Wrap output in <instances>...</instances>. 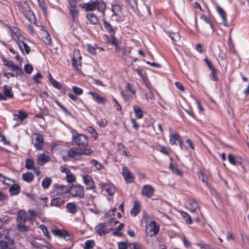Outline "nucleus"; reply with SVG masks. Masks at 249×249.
<instances>
[{
	"mask_svg": "<svg viewBox=\"0 0 249 249\" xmlns=\"http://www.w3.org/2000/svg\"><path fill=\"white\" fill-rule=\"evenodd\" d=\"M71 133H72V141L76 145L80 147H86L88 145L89 141L87 136L79 134L74 130H72Z\"/></svg>",
	"mask_w": 249,
	"mask_h": 249,
	"instance_id": "obj_1",
	"label": "nucleus"
},
{
	"mask_svg": "<svg viewBox=\"0 0 249 249\" xmlns=\"http://www.w3.org/2000/svg\"><path fill=\"white\" fill-rule=\"evenodd\" d=\"M69 193L72 197L83 198L84 197L85 191L81 185L74 184L69 187Z\"/></svg>",
	"mask_w": 249,
	"mask_h": 249,
	"instance_id": "obj_2",
	"label": "nucleus"
},
{
	"mask_svg": "<svg viewBox=\"0 0 249 249\" xmlns=\"http://www.w3.org/2000/svg\"><path fill=\"white\" fill-rule=\"evenodd\" d=\"M172 42L175 46L176 51L179 54H181L183 42L178 32H172Z\"/></svg>",
	"mask_w": 249,
	"mask_h": 249,
	"instance_id": "obj_3",
	"label": "nucleus"
},
{
	"mask_svg": "<svg viewBox=\"0 0 249 249\" xmlns=\"http://www.w3.org/2000/svg\"><path fill=\"white\" fill-rule=\"evenodd\" d=\"M32 142L37 150L43 149L44 138L42 135L37 133H34L32 136Z\"/></svg>",
	"mask_w": 249,
	"mask_h": 249,
	"instance_id": "obj_4",
	"label": "nucleus"
},
{
	"mask_svg": "<svg viewBox=\"0 0 249 249\" xmlns=\"http://www.w3.org/2000/svg\"><path fill=\"white\" fill-rule=\"evenodd\" d=\"M14 93L12 88L9 86L5 85L3 93L0 92V100H6L7 99H12Z\"/></svg>",
	"mask_w": 249,
	"mask_h": 249,
	"instance_id": "obj_5",
	"label": "nucleus"
},
{
	"mask_svg": "<svg viewBox=\"0 0 249 249\" xmlns=\"http://www.w3.org/2000/svg\"><path fill=\"white\" fill-rule=\"evenodd\" d=\"M146 231L151 233L150 236L156 235L159 231V226L155 221H151L146 226Z\"/></svg>",
	"mask_w": 249,
	"mask_h": 249,
	"instance_id": "obj_6",
	"label": "nucleus"
},
{
	"mask_svg": "<svg viewBox=\"0 0 249 249\" xmlns=\"http://www.w3.org/2000/svg\"><path fill=\"white\" fill-rule=\"evenodd\" d=\"M81 56L80 52L78 50H74L73 53V57L72 59V65L76 70L79 69L78 66L81 64Z\"/></svg>",
	"mask_w": 249,
	"mask_h": 249,
	"instance_id": "obj_7",
	"label": "nucleus"
},
{
	"mask_svg": "<svg viewBox=\"0 0 249 249\" xmlns=\"http://www.w3.org/2000/svg\"><path fill=\"white\" fill-rule=\"evenodd\" d=\"M19 35V33L18 32L15 33V35L17 36L18 38V40L16 41L17 43L19 49L23 53H24V50H25L26 53L28 54L30 52V48L25 42L22 40H20L19 37H18Z\"/></svg>",
	"mask_w": 249,
	"mask_h": 249,
	"instance_id": "obj_8",
	"label": "nucleus"
},
{
	"mask_svg": "<svg viewBox=\"0 0 249 249\" xmlns=\"http://www.w3.org/2000/svg\"><path fill=\"white\" fill-rule=\"evenodd\" d=\"M81 152L80 149L72 148L67 151V155L74 160H79L81 158Z\"/></svg>",
	"mask_w": 249,
	"mask_h": 249,
	"instance_id": "obj_9",
	"label": "nucleus"
},
{
	"mask_svg": "<svg viewBox=\"0 0 249 249\" xmlns=\"http://www.w3.org/2000/svg\"><path fill=\"white\" fill-rule=\"evenodd\" d=\"M0 249H16L14 240H0Z\"/></svg>",
	"mask_w": 249,
	"mask_h": 249,
	"instance_id": "obj_10",
	"label": "nucleus"
},
{
	"mask_svg": "<svg viewBox=\"0 0 249 249\" xmlns=\"http://www.w3.org/2000/svg\"><path fill=\"white\" fill-rule=\"evenodd\" d=\"M83 181L86 186V189L90 190L95 188L94 182L92 178L88 175L82 176Z\"/></svg>",
	"mask_w": 249,
	"mask_h": 249,
	"instance_id": "obj_11",
	"label": "nucleus"
},
{
	"mask_svg": "<svg viewBox=\"0 0 249 249\" xmlns=\"http://www.w3.org/2000/svg\"><path fill=\"white\" fill-rule=\"evenodd\" d=\"M31 245L36 249L40 248L41 247H45L47 248H49L51 245L45 241L39 239L36 240H33L30 242Z\"/></svg>",
	"mask_w": 249,
	"mask_h": 249,
	"instance_id": "obj_12",
	"label": "nucleus"
},
{
	"mask_svg": "<svg viewBox=\"0 0 249 249\" xmlns=\"http://www.w3.org/2000/svg\"><path fill=\"white\" fill-rule=\"evenodd\" d=\"M154 192V189L151 186L145 185L142 189L141 194L142 196L150 198L153 195Z\"/></svg>",
	"mask_w": 249,
	"mask_h": 249,
	"instance_id": "obj_13",
	"label": "nucleus"
},
{
	"mask_svg": "<svg viewBox=\"0 0 249 249\" xmlns=\"http://www.w3.org/2000/svg\"><path fill=\"white\" fill-rule=\"evenodd\" d=\"M186 207L192 212H195L199 207L198 203L193 198L189 199L186 201Z\"/></svg>",
	"mask_w": 249,
	"mask_h": 249,
	"instance_id": "obj_14",
	"label": "nucleus"
},
{
	"mask_svg": "<svg viewBox=\"0 0 249 249\" xmlns=\"http://www.w3.org/2000/svg\"><path fill=\"white\" fill-rule=\"evenodd\" d=\"M69 187L65 185H59V184H55L54 185V191L57 195L62 196L65 194L69 193Z\"/></svg>",
	"mask_w": 249,
	"mask_h": 249,
	"instance_id": "obj_15",
	"label": "nucleus"
},
{
	"mask_svg": "<svg viewBox=\"0 0 249 249\" xmlns=\"http://www.w3.org/2000/svg\"><path fill=\"white\" fill-rule=\"evenodd\" d=\"M50 158L49 155L45 153L39 154L37 156V163L39 165H43L45 163L49 162Z\"/></svg>",
	"mask_w": 249,
	"mask_h": 249,
	"instance_id": "obj_16",
	"label": "nucleus"
},
{
	"mask_svg": "<svg viewBox=\"0 0 249 249\" xmlns=\"http://www.w3.org/2000/svg\"><path fill=\"white\" fill-rule=\"evenodd\" d=\"M123 176L127 182L131 183L134 181V177L131 172L125 167L123 169Z\"/></svg>",
	"mask_w": 249,
	"mask_h": 249,
	"instance_id": "obj_17",
	"label": "nucleus"
},
{
	"mask_svg": "<svg viewBox=\"0 0 249 249\" xmlns=\"http://www.w3.org/2000/svg\"><path fill=\"white\" fill-rule=\"evenodd\" d=\"M178 144L181 149H182L183 141L180 136L177 133H172V144Z\"/></svg>",
	"mask_w": 249,
	"mask_h": 249,
	"instance_id": "obj_18",
	"label": "nucleus"
},
{
	"mask_svg": "<svg viewBox=\"0 0 249 249\" xmlns=\"http://www.w3.org/2000/svg\"><path fill=\"white\" fill-rule=\"evenodd\" d=\"M216 11L222 18L223 25L225 26H228V21L226 18V14L225 11L218 5L216 6Z\"/></svg>",
	"mask_w": 249,
	"mask_h": 249,
	"instance_id": "obj_19",
	"label": "nucleus"
},
{
	"mask_svg": "<svg viewBox=\"0 0 249 249\" xmlns=\"http://www.w3.org/2000/svg\"><path fill=\"white\" fill-rule=\"evenodd\" d=\"M102 187L109 196H112L115 192V188L112 184H104Z\"/></svg>",
	"mask_w": 249,
	"mask_h": 249,
	"instance_id": "obj_20",
	"label": "nucleus"
},
{
	"mask_svg": "<svg viewBox=\"0 0 249 249\" xmlns=\"http://www.w3.org/2000/svg\"><path fill=\"white\" fill-rule=\"evenodd\" d=\"M64 199L60 197H56L52 199L51 205L60 208L64 204Z\"/></svg>",
	"mask_w": 249,
	"mask_h": 249,
	"instance_id": "obj_21",
	"label": "nucleus"
},
{
	"mask_svg": "<svg viewBox=\"0 0 249 249\" xmlns=\"http://www.w3.org/2000/svg\"><path fill=\"white\" fill-rule=\"evenodd\" d=\"M27 117V114L23 110H19L18 113L14 115V120L16 121H19L22 122L23 120Z\"/></svg>",
	"mask_w": 249,
	"mask_h": 249,
	"instance_id": "obj_22",
	"label": "nucleus"
},
{
	"mask_svg": "<svg viewBox=\"0 0 249 249\" xmlns=\"http://www.w3.org/2000/svg\"><path fill=\"white\" fill-rule=\"evenodd\" d=\"M70 12L73 20H75L78 16V11L76 9V4L71 3L70 4Z\"/></svg>",
	"mask_w": 249,
	"mask_h": 249,
	"instance_id": "obj_23",
	"label": "nucleus"
},
{
	"mask_svg": "<svg viewBox=\"0 0 249 249\" xmlns=\"http://www.w3.org/2000/svg\"><path fill=\"white\" fill-rule=\"evenodd\" d=\"M96 230L99 235H102L108 232L106 229V225L103 223L99 224L96 227Z\"/></svg>",
	"mask_w": 249,
	"mask_h": 249,
	"instance_id": "obj_24",
	"label": "nucleus"
},
{
	"mask_svg": "<svg viewBox=\"0 0 249 249\" xmlns=\"http://www.w3.org/2000/svg\"><path fill=\"white\" fill-rule=\"evenodd\" d=\"M5 65L10 68L11 70L12 71H19L20 74H22L23 73L22 69L20 68L18 66L15 64L12 61H7L6 63H5Z\"/></svg>",
	"mask_w": 249,
	"mask_h": 249,
	"instance_id": "obj_25",
	"label": "nucleus"
},
{
	"mask_svg": "<svg viewBox=\"0 0 249 249\" xmlns=\"http://www.w3.org/2000/svg\"><path fill=\"white\" fill-rule=\"evenodd\" d=\"M66 208L68 212L72 214H75L77 212V206L74 202H69L67 204Z\"/></svg>",
	"mask_w": 249,
	"mask_h": 249,
	"instance_id": "obj_26",
	"label": "nucleus"
},
{
	"mask_svg": "<svg viewBox=\"0 0 249 249\" xmlns=\"http://www.w3.org/2000/svg\"><path fill=\"white\" fill-rule=\"evenodd\" d=\"M140 203L138 201H135L134 206L131 210L130 214L133 216H135L140 212Z\"/></svg>",
	"mask_w": 249,
	"mask_h": 249,
	"instance_id": "obj_27",
	"label": "nucleus"
},
{
	"mask_svg": "<svg viewBox=\"0 0 249 249\" xmlns=\"http://www.w3.org/2000/svg\"><path fill=\"white\" fill-rule=\"evenodd\" d=\"M228 160L229 162L233 165L238 166L242 164L241 161L236 160L235 156L232 154L228 155Z\"/></svg>",
	"mask_w": 249,
	"mask_h": 249,
	"instance_id": "obj_28",
	"label": "nucleus"
},
{
	"mask_svg": "<svg viewBox=\"0 0 249 249\" xmlns=\"http://www.w3.org/2000/svg\"><path fill=\"white\" fill-rule=\"evenodd\" d=\"M26 219V213L23 210H20L18 213L17 220L18 223L25 222Z\"/></svg>",
	"mask_w": 249,
	"mask_h": 249,
	"instance_id": "obj_29",
	"label": "nucleus"
},
{
	"mask_svg": "<svg viewBox=\"0 0 249 249\" xmlns=\"http://www.w3.org/2000/svg\"><path fill=\"white\" fill-rule=\"evenodd\" d=\"M112 11L116 17H120L122 13V7L117 4H114L112 6Z\"/></svg>",
	"mask_w": 249,
	"mask_h": 249,
	"instance_id": "obj_30",
	"label": "nucleus"
},
{
	"mask_svg": "<svg viewBox=\"0 0 249 249\" xmlns=\"http://www.w3.org/2000/svg\"><path fill=\"white\" fill-rule=\"evenodd\" d=\"M91 94L92 95L94 99L99 104H105L106 100L105 98L101 97L96 92H91Z\"/></svg>",
	"mask_w": 249,
	"mask_h": 249,
	"instance_id": "obj_31",
	"label": "nucleus"
},
{
	"mask_svg": "<svg viewBox=\"0 0 249 249\" xmlns=\"http://www.w3.org/2000/svg\"><path fill=\"white\" fill-rule=\"evenodd\" d=\"M84 8L86 9V11H93L96 8V1H92L91 2H88L87 3L84 4Z\"/></svg>",
	"mask_w": 249,
	"mask_h": 249,
	"instance_id": "obj_32",
	"label": "nucleus"
},
{
	"mask_svg": "<svg viewBox=\"0 0 249 249\" xmlns=\"http://www.w3.org/2000/svg\"><path fill=\"white\" fill-rule=\"evenodd\" d=\"M87 18L91 24L95 25L98 23V20L96 15L93 13L88 14Z\"/></svg>",
	"mask_w": 249,
	"mask_h": 249,
	"instance_id": "obj_33",
	"label": "nucleus"
},
{
	"mask_svg": "<svg viewBox=\"0 0 249 249\" xmlns=\"http://www.w3.org/2000/svg\"><path fill=\"white\" fill-rule=\"evenodd\" d=\"M210 71L211 72L209 74V78L213 81H218L219 78L216 69L214 68Z\"/></svg>",
	"mask_w": 249,
	"mask_h": 249,
	"instance_id": "obj_34",
	"label": "nucleus"
},
{
	"mask_svg": "<svg viewBox=\"0 0 249 249\" xmlns=\"http://www.w3.org/2000/svg\"><path fill=\"white\" fill-rule=\"evenodd\" d=\"M22 177L24 180L28 182L32 181L34 178L33 174L31 173L23 174Z\"/></svg>",
	"mask_w": 249,
	"mask_h": 249,
	"instance_id": "obj_35",
	"label": "nucleus"
},
{
	"mask_svg": "<svg viewBox=\"0 0 249 249\" xmlns=\"http://www.w3.org/2000/svg\"><path fill=\"white\" fill-rule=\"evenodd\" d=\"M133 110L137 118L141 119L143 117V112L139 106H133Z\"/></svg>",
	"mask_w": 249,
	"mask_h": 249,
	"instance_id": "obj_36",
	"label": "nucleus"
},
{
	"mask_svg": "<svg viewBox=\"0 0 249 249\" xmlns=\"http://www.w3.org/2000/svg\"><path fill=\"white\" fill-rule=\"evenodd\" d=\"M9 231H10L9 230L0 229V237H3L8 240H13L10 238Z\"/></svg>",
	"mask_w": 249,
	"mask_h": 249,
	"instance_id": "obj_37",
	"label": "nucleus"
},
{
	"mask_svg": "<svg viewBox=\"0 0 249 249\" xmlns=\"http://www.w3.org/2000/svg\"><path fill=\"white\" fill-rule=\"evenodd\" d=\"M25 167L28 170L34 169L35 167L34 161L31 159H27L25 161Z\"/></svg>",
	"mask_w": 249,
	"mask_h": 249,
	"instance_id": "obj_38",
	"label": "nucleus"
},
{
	"mask_svg": "<svg viewBox=\"0 0 249 249\" xmlns=\"http://www.w3.org/2000/svg\"><path fill=\"white\" fill-rule=\"evenodd\" d=\"M180 213L182 217H183L184 218L186 223L189 224L192 223L193 221L191 219V217L188 213H187L186 212H184L183 211H181Z\"/></svg>",
	"mask_w": 249,
	"mask_h": 249,
	"instance_id": "obj_39",
	"label": "nucleus"
},
{
	"mask_svg": "<svg viewBox=\"0 0 249 249\" xmlns=\"http://www.w3.org/2000/svg\"><path fill=\"white\" fill-rule=\"evenodd\" d=\"M181 236H182L181 233H178V234H177L176 235H174L172 234V238H173L175 236L179 237L182 239L184 246L187 248H190L191 247V243H190V242L188 240H186L185 238H182Z\"/></svg>",
	"mask_w": 249,
	"mask_h": 249,
	"instance_id": "obj_40",
	"label": "nucleus"
},
{
	"mask_svg": "<svg viewBox=\"0 0 249 249\" xmlns=\"http://www.w3.org/2000/svg\"><path fill=\"white\" fill-rule=\"evenodd\" d=\"M52 183V179L49 177L45 178L42 182V186L45 189L48 188Z\"/></svg>",
	"mask_w": 249,
	"mask_h": 249,
	"instance_id": "obj_41",
	"label": "nucleus"
},
{
	"mask_svg": "<svg viewBox=\"0 0 249 249\" xmlns=\"http://www.w3.org/2000/svg\"><path fill=\"white\" fill-rule=\"evenodd\" d=\"M20 188L17 184L12 185L9 189V192L11 195H17L19 192Z\"/></svg>",
	"mask_w": 249,
	"mask_h": 249,
	"instance_id": "obj_42",
	"label": "nucleus"
},
{
	"mask_svg": "<svg viewBox=\"0 0 249 249\" xmlns=\"http://www.w3.org/2000/svg\"><path fill=\"white\" fill-rule=\"evenodd\" d=\"M24 222L18 223L17 225L18 230L21 232H26L29 231L30 228L24 224Z\"/></svg>",
	"mask_w": 249,
	"mask_h": 249,
	"instance_id": "obj_43",
	"label": "nucleus"
},
{
	"mask_svg": "<svg viewBox=\"0 0 249 249\" xmlns=\"http://www.w3.org/2000/svg\"><path fill=\"white\" fill-rule=\"evenodd\" d=\"M104 25L106 29L110 34H114L115 32L111 25L107 21H104Z\"/></svg>",
	"mask_w": 249,
	"mask_h": 249,
	"instance_id": "obj_44",
	"label": "nucleus"
},
{
	"mask_svg": "<svg viewBox=\"0 0 249 249\" xmlns=\"http://www.w3.org/2000/svg\"><path fill=\"white\" fill-rule=\"evenodd\" d=\"M67 180L68 182H73L75 181V178L71 171L66 174Z\"/></svg>",
	"mask_w": 249,
	"mask_h": 249,
	"instance_id": "obj_45",
	"label": "nucleus"
},
{
	"mask_svg": "<svg viewBox=\"0 0 249 249\" xmlns=\"http://www.w3.org/2000/svg\"><path fill=\"white\" fill-rule=\"evenodd\" d=\"M96 7L98 11L103 12L106 8V4L104 2H96Z\"/></svg>",
	"mask_w": 249,
	"mask_h": 249,
	"instance_id": "obj_46",
	"label": "nucleus"
},
{
	"mask_svg": "<svg viewBox=\"0 0 249 249\" xmlns=\"http://www.w3.org/2000/svg\"><path fill=\"white\" fill-rule=\"evenodd\" d=\"M66 231H65L58 230V229L53 230L52 231V232L53 233V234H54L55 235L58 236L60 237H63L64 234H66Z\"/></svg>",
	"mask_w": 249,
	"mask_h": 249,
	"instance_id": "obj_47",
	"label": "nucleus"
},
{
	"mask_svg": "<svg viewBox=\"0 0 249 249\" xmlns=\"http://www.w3.org/2000/svg\"><path fill=\"white\" fill-rule=\"evenodd\" d=\"M94 242L92 240H87L85 242L84 249H91L94 246Z\"/></svg>",
	"mask_w": 249,
	"mask_h": 249,
	"instance_id": "obj_48",
	"label": "nucleus"
},
{
	"mask_svg": "<svg viewBox=\"0 0 249 249\" xmlns=\"http://www.w3.org/2000/svg\"><path fill=\"white\" fill-rule=\"evenodd\" d=\"M88 131L90 133L92 137L94 139H96L98 137L97 133L96 132L95 129L93 128L91 126H89L87 128Z\"/></svg>",
	"mask_w": 249,
	"mask_h": 249,
	"instance_id": "obj_49",
	"label": "nucleus"
},
{
	"mask_svg": "<svg viewBox=\"0 0 249 249\" xmlns=\"http://www.w3.org/2000/svg\"><path fill=\"white\" fill-rule=\"evenodd\" d=\"M39 228L43 231L44 234L46 236V237L48 238H49V239L51 238V236H50V234L49 233L48 229H47V227L45 225H40L39 226Z\"/></svg>",
	"mask_w": 249,
	"mask_h": 249,
	"instance_id": "obj_50",
	"label": "nucleus"
},
{
	"mask_svg": "<svg viewBox=\"0 0 249 249\" xmlns=\"http://www.w3.org/2000/svg\"><path fill=\"white\" fill-rule=\"evenodd\" d=\"M110 36L111 38L110 43L115 46L116 47H117L119 46V40L115 38L114 34H110Z\"/></svg>",
	"mask_w": 249,
	"mask_h": 249,
	"instance_id": "obj_51",
	"label": "nucleus"
},
{
	"mask_svg": "<svg viewBox=\"0 0 249 249\" xmlns=\"http://www.w3.org/2000/svg\"><path fill=\"white\" fill-rule=\"evenodd\" d=\"M129 244L127 242H120L118 243V249H127L129 248Z\"/></svg>",
	"mask_w": 249,
	"mask_h": 249,
	"instance_id": "obj_52",
	"label": "nucleus"
},
{
	"mask_svg": "<svg viewBox=\"0 0 249 249\" xmlns=\"http://www.w3.org/2000/svg\"><path fill=\"white\" fill-rule=\"evenodd\" d=\"M125 88V90L127 91V92H129L132 95L134 94L135 93V90H134L133 86L131 84L127 83Z\"/></svg>",
	"mask_w": 249,
	"mask_h": 249,
	"instance_id": "obj_53",
	"label": "nucleus"
},
{
	"mask_svg": "<svg viewBox=\"0 0 249 249\" xmlns=\"http://www.w3.org/2000/svg\"><path fill=\"white\" fill-rule=\"evenodd\" d=\"M52 85L55 88L60 89L62 87L61 84L55 80L53 78H51V82Z\"/></svg>",
	"mask_w": 249,
	"mask_h": 249,
	"instance_id": "obj_54",
	"label": "nucleus"
},
{
	"mask_svg": "<svg viewBox=\"0 0 249 249\" xmlns=\"http://www.w3.org/2000/svg\"><path fill=\"white\" fill-rule=\"evenodd\" d=\"M90 163L92 164L93 166H94L96 168V169L98 170H100L103 167L102 164L99 163L97 160H91Z\"/></svg>",
	"mask_w": 249,
	"mask_h": 249,
	"instance_id": "obj_55",
	"label": "nucleus"
},
{
	"mask_svg": "<svg viewBox=\"0 0 249 249\" xmlns=\"http://www.w3.org/2000/svg\"><path fill=\"white\" fill-rule=\"evenodd\" d=\"M199 176L200 175L202 177V181L203 182V183H206L207 185L208 186V178L207 176H206L204 174V173L200 170L199 171Z\"/></svg>",
	"mask_w": 249,
	"mask_h": 249,
	"instance_id": "obj_56",
	"label": "nucleus"
},
{
	"mask_svg": "<svg viewBox=\"0 0 249 249\" xmlns=\"http://www.w3.org/2000/svg\"><path fill=\"white\" fill-rule=\"evenodd\" d=\"M88 49L89 52L91 54H95L96 50V44H94L93 46L91 45H88Z\"/></svg>",
	"mask_w": 249,
	"mask_h": 249,
	"instance_id": "obj_57",
	"label": "nucleus"
},
{
	"mask_svg": "<svg viewBox=\"0 0 249 249\" xmlns=\"http://www.w3.org/2000/svg\"><path fill=\"white\" fill-rule=\"evenodd\" d=\"M172 173L175 174L176 175L182 177L183 175V172L177 168L176 167H175L172 164Z\"/></svg>",
	"mask_w": 249,
	"mask_h": 249,
	"instance_id": "obj_58",
	"label": "nucleus"
},
{
	"mask_svg": "<svg viewBox=\"0 0 249 249\" xmlns=\"http://www.w3.org/2000/svg\"><path fill=\"white\" fill-rule=\"evenodd\" d=\"M33 70V66L30 64H26L24 66V71L28 74H31Z\"/></svg>",
	"mask_w": 249,
	"mask_h": 249,
	"instance_id": "obj_59",
	"label": "nucleus"
},
{
	"mask_svg": "<svg viewBox=\"0 0 249 249\" xmlns=\"http://www.w3.org/2000/svg\"><path fill=\"white\" fill-rule=\"evenodd\" d=\"M121 94L123 96L125 100H128L132 96L131 93L125 90L122 91Z\"/></svg>",
	"mask_w": 249,
	"mask_h": 249,
	"instance_id": "obj_60",
	"label": "nucleus"
},
{
	"mask_svg": "<svg viewBox=\"0 0 249 249\" xmlns=\"http://www.w3.org/2000/svg\"><path fill=\"white\" fill-rule=\"evenodd\" d=\"M97 123L100 127H104L107 125V121L105 119H102L98 121Z\"/></svg>",
	"mask_w": 249,
	"mask_h": 249,
	"instance_id": "obj_61",
	"label": "nucleus"
},
{
	"mask_svg": "<svg viewBox=\"0 0 249 249\" xmlns=\"http://www.w3.org/2000/svg\"><path fill=\"white\" fill-rule=\"evenodd\" d=\"M175 86L181 92H184V88L183 85L179 82H176L175 83Z\"/></svg>",
	"mask_w": 249,
	"mask_h": 249,
	"instance_id": "obj_62",
	"label": "nucleus"
},
{
	"mask_svg": "<svg viewBox=\"0 0 249 249\" xmlns=\"http://www.w3.org/2000/svg\"><path fill=\"white\" fill-rule=\"evenodd\" d=\"M129 249H142L141 246L138 243L129 244Z\"/></svg>",
	"mask_w": 249,
	"mask_h": 249,
	"instance_id": "obj_63",
	"label": "nucleus"
},
{
	"mask_svg": "<svg viewBox=\"0 0 249 249\" xmlns=\"http://www.w3.org/2000/svg\"><path fill=\"white\" fill-rule=\"evenodd\" d=\"M43 77L42 75L40 73L38 72L34 77V80L37 83L40 82V80Z\"/></svg>",
	"mask_w": 249,
	"mask_h": 249,
	"instance_id": "obj_64",
	"label": "nucleus"
}]
</instances>
